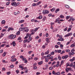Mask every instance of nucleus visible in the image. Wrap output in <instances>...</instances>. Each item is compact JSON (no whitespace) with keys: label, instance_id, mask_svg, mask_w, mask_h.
I'll return each instance as SVG.
<instances>
[{"label":"nucleus","instance_id":"obj_9","mask_svg":"<svg viewBox=\"0 0 75 75\" xmlns=\"http://www.w3.org/2000/svg\"><path fill=\"white\" fill-rule=\"evenodd\" d=\"M17 60V59H16L13 58L11 60V62H15Z\"/></svg>","mask_w":75,"mask_h":75},{"label":"nucleus","instance_id":"obj_1","mask_svg":"<svg viewBox=\"0 0 75 75\" xmlns=\"http://www.w3.org/2000/svg\"><path fill=\"white\" fill-rule=\"evenodd\" d=\"M60 19V18H57L56 19V21H54V23H57L58 24H61V22L60 21H59Z\"/></svg>","mask_w":75,"mask_h":75},{"label":"nucleus","instance_id":"obj_30","mask_svg":"<svg viewBox=\"0 0 75 75\" xmlns=\"http://www.w3.org/2000/svg\"><path fill=\"white\" fill-rule=\"evenodd\" d=\"M33 68L34 69H36L37 68V66H34L33 67Z\"/></svg>","mask_w":75,"mask_h":75},{"label":"nucleus","instance_id":"obj_44","mask_svg":"<svg viewBox=\"0 0 75 75\" xmlns=\"http://www.w3.org/2000/svg\"><path fill=\"white\" fill-rule=\"evenodd\" d=\"M21 40V37H19L17 39V40L18 41H19V40Z\"/></svg>","mask_w":75,"mask_h":75},{"label":"nucleus","instance_id":"obj_42","mask_svg":"<svg viewBox=\"0 0 75 75\" xmlns=\"http://www.w3.org/2000/svg\"><path fill=\"white\" fill-rule=\"evenodd\" d=\"M67 28H68V27H66L64 29V31H66L67 30Z\"/></svg>","mask_w":75,"mask_h":75},{"label":"nucleus","instance_id":"obj_49","mask_svg":"<svg viewBox=\"0 0 75 75\" xmlns=\"http://www.w3.org/2000/svg\"><path fill=\"white\" fill-rule=\"evenodd\" d=\"M70 43H71V42L69 41L67 43L66 45H69V44H70Z\"/></svg>","mask_w":75,"mask_h":75},{"label":"nucleus","instance_id":"obj_14","mask_svg":"<svg viewBox=\"0 0 75 75\" xmlns=\"http://www.w3.org/2000/svg\"><path fill=\"white\" fill-rule=\"evenodd\" d=\"M70 47H75V42H74L73 44H72L71 45Z\"/></svg>","mask_w":75,"mask_h":75},{"label":"nucleus","instance_id":"obj_24","mask_svg":"<svg viewBox=\"0 0 75 75\" xmlns=\"http://www.w3.org/2000/svg\"><path fill=\"white\" fill-rule=\"evenodd\" d=\"M60 18H64V16L61 15L59 16Z\"/></svg>","mask_w":75,"mask_h":75},{"label":"nucleus","instance_id":"obj_37","mask_svg":"<svg viewBox=\"0 0 75 75\" xmlns=\"http://www.w3.org/2000/svg\"><path fill=\"white\" fill-rule=\"evenodd\" d=\"M46 45H43L42 47V48H43V49H44V48H45V47H46Z\"/></svg>","mask_w":75,"mask_h":75},{"label":"nucleus","instance_id":"obj_56","mask_svg":"<svg viewBox=\"0 0 75 75\" xmlns=\"http://www.w3.org/2000/svg\"><path fill=\"white\" fill-rule=\"evenodd\" d=\"M33 57H29L28 60V61H30V59H32Z\"/></svg>","mask_w":75,"mask_h":75},{"label":"nucleus","instance_id":"obj_8","mask_svg":"<svg viewBox=\"0 0 75 75\" xmlns=\"http://www.w3.org/2000/svg\"><path fill=\"white\" fill-rule=\"evenodd\" d=\"M61 64H59V67H61L62 65L64 63V60H62L60 62Z\"/></svg>","mask_w":75,"mask_h":75},{"label":"nucleus","instance_id":"obj_25","mask_svg":"<svg viewBox=\"0 0 75 75\" xmlns=\"http://www.w3.org/2000/svg\"><path fill=\"white\" fill-rule=\"evenodd\" d=\"M49 59V58H45V62H48Z\"/></svg>","mask_w":75,"mask_h":75},{"label":"nucleus","instance_id":"obj_23","mask_svg":"<svg viewBox=\"0 0 75 75\" xmlns=\"http://www.w3.org/2000/svg\"><path fill=\"white\" fill-rule=\"evenodd\" d=\"M15 4H16V2H13L11 3L12 6H15Z\"/></svg>","mask_w":75,"mask_h":75},{"label":"nucleus","instance_id":"obj_20","mask_svg":"<svg viewBox=\"0 0 75 75\" xmlns=\"http://www.w3.org/2000/svg\"><path fill=\"white\" fill-rule=\"evenodd\" d=\"M6 52L3 53L2 54V57H5V56H6Z\"/></svg>","mask_w":75,"mask_h":75},{"label":"nucleus","instance_id":"obj_54","mask_svg":"<svg viewBox=\"0 0 75 75\" xmlns=\"http://www.w3.org/2000/svg\"><path fill=\"white\" fill-rule=\"evenodd\" d=\"M71 28H69L68 30H67V31L68 32L70 31V30H71Z\"/></svg>","mask_w":75,"mask_h":75},{"label":"nucleus","instance_id":"obj_16","mask_svg":"<svg viewBox=\"0 0 75 75\" xmlns=\"http://www.w3.org/2000/svg\"><path fill=\"white\" fill-rule=\"evenodd\" d=\"M16 38V35H13V37L11 38V39H12V40L14 39V38Z\"/></svg>","mask_w":75,"mask_h":75},{"label":"nucleus","instance_id":"obj_63","mask_svg":"<svg viewBox=\"0 0 75 75\" xmlns=\"http://www.w3.org/2000/svg\"><path fill=\"white\" fill-rule=\"evenodd\" d=\"M55 47H56V48H59V46L58 45H56L55 46Z\"/></svg>","mask_w":75,"mask_h":75},{"label":"nucleus","instance_id":"obj_7","mask_svg":"<svg viewBox=\"0 0 75 75\" xmlns=\"http://www.w3.org/2000/svg\"><path fill=\"white\" fill-rule=\"evenodd\" d=\"M13 30H14V28H9L7 31L9 32L10 31H13Z\"/></svg>","mask_w":75,"mask_h":75},{"label":"nucleus","instance_id":"obj_64","mask_svg":"<svg viewBox=\"0 0 75 75\" xmlns=\"http://www.w3.org/2000/svg\"><path fill=\"white\" fill-rule=\"evenodd\" d=\"M60 41H64V39L63 38H60Z\"/></svg>","mask_w":75,"mask_h":75},{"label":"nucleus","instance_id":"obj_36","mask_svg":"<svg viewBox=\"0 0 75 75\" xmlns=\"http://www.w3.org/2000/svg\"><path fill=\"white\" fill-rule=\"evenodd\" d=\"M52 74L53 75H56V72H55V71H53L52 72Z\"/></svg>","mask_w":75,"mask_h":75},{"label":"nucleus","instance_id":"obj_51","mask_svg":"<svg viewBox=\"0 0 75 75\" xmlns=\"http://www.w3.org/2000/svg\"><path fill=\"white\" fill-rule=\"evenodd\" d=\"M2 62L3 63H6V62H6V61H5V60H3L2 61Z\"/></svg>","mask_w":75,"mask_h":75},{"label":"nucleus","instance_id":"obj_18","mask_svg":"<svg viewBox=\"0 0 75 75\" xmlns=\"http://www.w3.org/2000/svg\"><path fill=\"white\" fill-rule=\"evenodd\" d=\"M1 23L2 24H5V23H6V21H5V20L2 21Z\"/></svg>","mask_w":75,"mask_h":75},{"label":"nucleus","instance_id":"obj_28","mask_svg":"<svg viewBox=\"0 0 75 75\" xmlns=\"http://www.w3.org/2000/svg\"><path fill=\"white\" fill-rule=\"evenodd\" d=\"M37 4H35V3H33V4H32V6H35H35H37Z\"/></svg>","mask_w":75,"mask_h":75},{"label":"nucleus","instance_id":"obj_47","mask_svg":"<svg viewBox=\"0 0 75 75\" xmlns=\"http://www.w3.org/2000/svg\"><path fill=\"white\" fill-rule=\"evenodd\" d=\"M36 74V75H40L41 74V73L40 72H37Z\"/></svg>","mask_w":75,"mask_h":75},{"label":"nucleus","instance_id":"obj_26","mask_svg":"<svg viewBox=\"0 0 75 75\" xmlns=\"http://www.w3.org/2000/svg\"><path fill=\"white\" fill-rule=\"evenodd\" d=\"M45 20H46V17L45 16L43 17V18L42 19V21H45Z\"/></svg>","mask_w":75,"mask_h":75},{"label":"nucleus","instance_id":"obj_41","mask_svg":"<svg viewBox=\"0 0 75 75\" xmlns=\"http://www.w3.org/2000/svg\"><path fill=\"white\" fill-rule=\"evenodd\" d=\"M16 72L17 73V74H19V73H20V71H19L18 70H16Z\"/></svg>","mask_w":75,"mask_h":75},{"label":"nucleus","instance_id":"obj_32","mask_svg":"<svg viewBox=\"0 0 75 75\" xmlns=\"http://www.w3.org/2000/svg\"><path fill=\"white\" fill-rule=\"evenodd\" d=\"M65 7H66V8H69V6L67 5H66L65 6Z\"/></svg>","mask_w":75,"mask_h":75},{"label":"nucleus","instance_id":"obj_48","mask_svg":"<svg viewBox=\"0 0 75 75\" xmlns=\"http://www.w3.org/2000/svg\"><path fill=\"white\" fill-rule=\"evenodd\" d=\"M61 52V50H57V52H58V53H60Z\"/></svg>","mask_w":75,"mask_h":75},{"label":"nucleus","instance_id":"obj_31","mask_svg":"<svg viewBox=\"0 0 75 75\" xmlns=\"http://www.w3.org/2000/svg\"><path fill=\"white\" fill-rule=\"evenodd\" d=\"M71 17L69 16H67L66 17V20H68Z\"/></svg>","mask_w":75,"mask_h":75},{"label":"nucleus","instance_id":"obj_6","mask_svg":"<svg viewBox=\"0 0 75 75\" xmlns=\"http://www.w3.org/2000/svg\"><path fill=\"white\" fill-rule=\"evenodd\" d=\"M30 41L28 40V39H26L25 40H24L23 41V42L24 43H25L26 42L29 43L30 42Z\"/></svg>","mask_w":75,"mask_h":75},{"label":"nucleus","instance_id":"obj_53","mask_svg":"<svg viewBox=\"0 0 75 75\" xmlns=\"http://www.w3.org/2000/svg\"><path fill=\"white\" fill-rule=\"evenodd\" d=\"M28 70L26 69L25 71L24 72L25 73H27V72H28Z\"/></svg>","mask_w":75,"mask_h":75},{"label":"nucleus","instance_id":"obj_29","mask_svg":"<svg viewBox=\"0 0 75 75\" xmlns=\"http://www.w3.org/2000/svg\"><path fill=\"white\" fill-rule=\"evenodd\" d=\"M13 36V34H11L8 36V37H9L10 38H12Z\"/></svg>","mask_w":75,"mask_h":75},{"label":"nucleus","instance_id":"obj_27","mask_svg":"<svg viewBox=\"0 0 75 75\" xmlns=\"http://www.w3.org/2000/svg\"><path fill=\"white\" fill-rule=\"evenodd\" d=\"M73 19V17H71L70 18V19L69 20H68V21L69 22H70L71 20H72V19Z\"/></svg>","mask_w":75,"mask_h":75},{"label":"nucleus","instance_id":"obj_46","mask_svg":"<svg viewBox=\"0 0 75 75\" xmlns=\"http://www.w3.org/2000/svg\"><path fill=\"white\" fill-rule=\"evenodd\" d=\"M51 55H54V51L52 52H51Z\"/></svg>","mask_w":75,"mask_h":75},{"label":"nucleus","instance_id":"obj_50","mask_svg":"<svg viewBox=\"0 0 75 75\" xmlns=\"http://www.w3.org/2000/svg\"><path fill=\"white\" fill-rule=\"evenodd\" d=\"M75 49H72L71 50V52H75Z\"/></svg>","mask_w":75,"mask_h":75},{"label":"nucleus","instance_id":"obj_35","mask_svg":"<svg viewBox=\"0 0 75 75\" xmlns=\"http://www.w3.org/2000/svg\"><path fill=\"white\" fill-rule=\"evenodd\" d=\"M23 21H24V20H21V21H19V23L20 24V23H23Z\"/></svg>","mask_w":75,"mask_h":75},{"label":"nucleus","instance_id":"obj_58","mask_svg":"<svg viewBox=\"0 0 75 75\" xmlns=\"http://www.w3.org/2000/svg\"><path fill=\"white\" fill-rule=\"evenodd\" d=\"M60 47H61V48H62V47H64V45H63L62 44H61L60 45Z\"/></svg>","mask_w":75,"mask_h":75},{"label":"nucleus","instance_id":"obj_62","mask_svg":"<svg viewBox=\"0 0 75 75\" xmlns=\"http://www.w3.org/2000/svg\"><path fill=\"white\" fill-rule=\"evenodd\" d=\"M55 63H56V62H54L53 63H52V65H54V64H55Z\"/></svg>","mask_w":75,"mask_h":75},{"label":"nucleus","instance_id":"obj_34","mask_svg":"<svg viewBox=\"0 0 75 75\" xmlns=\"http://www.w3.org/2000/svg\"><path fill=\"white\" fill-rule=\"evenodd\" d=\"M41 3V1H39L38 2V3H36V5L37 6H38Z\"/></svg>","mask_w":75,"mask_h":75},{"label":"nucleus","instance_id":"obj_11","mask_svg":"<svg viewBox=\"0 0 75 75\" xmlns=\"http://www.w3.org/2000/svg\"><path fill=\"white\" fill-rule=\"evenodd\" d=\"M74 54H75V53H74V52H70L69 53H68V54L69 55H74Z\"/></svg>","mask_w":75,"mask_h":75},{"label":"nucleus","instance_id":"obj_17","mask_svg":"<svg viewBox=\"0 0 75 75\" xmlns=\"http://www.w3.org/2000/svg\"><path fill=\"white\" fill-rule=\"evenodd\" d=\"M54 10H55V8H53L50 9V11L52 12L54 11Z\"/></svg>","mask_w":75,"mask_h":75},{"label":"nucleus","instance_id":"obj_39","mask_svg":"<svg viewBox=\"0 0 75 75\" xmlns=\"http://www.w3.org/2000/svg\"><path fill=\"white\" fill-rule=\"evenodd\" d=\"M70 51V50H69L67 49L66 50V52H69Z\"/></svg>","mask_w":75,"mask_h":75},{"label":"nucleus","instance_id":"obj_33","mask_svg":"<svg viewBox=\"0 0 75 75\" xmlns=\"http://www.w3.org/2000/svg\"><path fill=\"white\" fill-rule=\"evenodd\" d=\"M61 74H60V72H57L56 73L55 75H60Z\"/></svg>","mask_w":75,"mask_h":75},{"label":"nucleus","instance_id":"obj_21","mask_svg":"<svg viewBox=\"0 0 75 75\" xmlns=\"http://www.w3.org/2000/svg\"><path fill=\"white\" fill-rule=\"evenodd\" d=\"M7 30L3 29L1 31V33H3V32H6V31Z\"/></svg>","mask_w":75,"mask_h":75},{"label":"nucleus","instance_id":"obj_43","mask_svg":"<svg viewBox=\"0 0 75 75\" xmlns=\"http://www.w3.org/2000/svg\"><path fill=\"white\" fill-rule=\"evenodd\" d=\"M38 58H37V57H35V58H34V61H37L38 60Z\"/></svg>","mask_w":75,"mask_h":75},{"label":"nucleus","instance_id":"obj_15","mask_svg":"<svg viewBox=\"0 0 75 75\" xmlns=\"http://www.w3.org/2000/svg\"><path fill=\"white\" fill-rule=\"evenodd\" d=\"M12 44H13V47H15L16 44V43H15V41H13L12 42Z\"/></svg>","mask_w":75,"mask_h":75},{"label":"nucleus","instance_id":"obj_40","mask_svg":"<svg viewBox=\"0 0 75 75\" xmlns=\"http://www.w3.org/2000/svg\"><path fill=\"white\" fill-rule=\"evenodd\" d=\"M11 74V71H8L6 73L7 75H10Z\"/></svg>","mask_w":75,"mask_h":75},{"label":"nucleus","instance_id":"obj_38","mask_svg":"<svg viewBox=\"0 0 75 75\" xmlns=\"http://www.w3.org/2000/svg\"><path fill=\"white\" fill-rule=\"evenodd\" d=\"M64 56V59H67L68 57V55H66Z\"/></svg>","mask_w":75,"mask_h":75},{"label":"nucleus","instance_id":"obj_10","mask_svg":"<svg viewBox=\"0 0 75 75\" xmlns=\"http://www.w3.org/2000/svg\"><path fill=\"white\" fill-rule=\"evenodd\" d=\"M42 18V16L41 15L40 16L36 18V19H41Z\"/></svg>","mask_w":75,"mask_h":75},{"label":"nucleus","instance_id":"obj_5","mask_svg":"<svg viewBox=\"0 0 75 75\" xmlns=\"http://www.w3.org/2000/svg\"><path fill=\"white\" fill-rule=\"evenodd\" d=\"M19 57L20 58L22 59V61H25V57H24L23 56L21 55Z\"/></svg>","mask_w":75,"mask_h":75},{"label":"nucleus","instance_id":"obj_3","mask_svg":"<svg viewBox=\"0 0 75 75\" xmlns=\"http://www.w3.org/2000/svg\"><path fill=\"white\" fill-rule=\"evenodd\" d=\"M72 35V33H69L68 34H67V35H65V36H64V37H69V36Z\"/></svg>","mask_w":75,"mask_h":75},{"label":"nucleus","instance_id":"obj_59","mask_svg":"<svg viewBox=\"0 0 75 75\" xmlns=\"http://www.w3.org/2000/svg\"><path fill=\"white\" fill-rule=\"evenodd\" d=\"M38 28H36L35 29V32L37 30H38Z\"/></svg>","mask_w":75,"mask_h":75},{"label":"nucleus","instance_id":"obj_60","mask_svg":"<svg viewBox=\"0 0 75 75\" xmlns=\"http://www.w3.org/2000/svg\"><path fill=\"white\" fill-rule=\"evenodd\" d=\"M3 52V50H0V54H1Z\"/></svg>","mask_w":75,"mask_h":75},{"label":"nucleus","instance_id":"obj_22","mask_svg":"<svg viewBox=\"0 0 75 75\" xmlns=\"http://www.w3.org/2000/svg\"><path fill=\"white\" fill-rule=\"evenodd\" d=\"M43 63V61H41L38 63V64L39 65H41V64H42Z\"/></svg>","mask_w":75,"mask_h":75},{"label":"nucleus","instance_id":"obj_57","mask_svg":"<svg viewBox=\"0 0 75 75\" xmlns=\"http://www.w3.org/2000/svg\"><path fill=\"white\" fill-rule=\"evenodd\" d=\"M49 69L50 70H52V69H53V67H50L49 68Z\"/></svg>","mask_w":75,"mask_h":75},{"label":"nucleus","instance_id":"obj_52","mask_svg":"<svg viewBox=\"0 0 75 75\" xmlns=\"http://www.w3.org/2000/svg\"><path fill=\"white\" fill-rule=\"evenodd\" d=\"M9 4H10V2H8L6 3V6H8Z\"/></svg>","mask_w":75,"mask_h":75},{"label":"nucleus","instance_id":"obj_61","mask_svg":"<svg viewBox=\"0 0 75 75\" xmlns=\"http://www.w3.org/2000/svg\"><path fill=\"white\" fill-rule=\"evenodd\" d=\"M74 65H73V67H74V68H75V62H74L73 63Z\"/></svg>","mask_w":75,"mask_h":75},{"label":"nucleus","instance_id":"obj_4","mask_svg":"<svg viewBox=\"0 0 75 75\" xmlns=\"http://www.w3.org/2000/svg\"><path fill=\"white\" fill-rule=\"evenodd\" d=\"M25 28H28V27H21L19 28V30L20 31H23V30H24V29H25Z\"/></svg>","mask_w":75,"mask_h":75},{"label":"nucleus","instance_id":"obj_12","mask_svg":"<svg viewBox=\"0 0 75 75\" xmlns=\"http://www.w3.org/2000/svg\"><path fill=\"white\" fill-rule=\"evenodd\" d=\"M46 41L47 42V43H49L50 41L49 40V38H46Z\"/></svg>","mask_w":75,"mask_h":75},{"label":"nucleus","instance_id":"obj_45","mask_svg":"<svg viewBox=\"0 0 75 75\" xmlns=\"http://www.w3.org/2000/svg\"><path fill=\"white\" fill-rule=\"evenodd\" d=\"M28 31H29V29H27L26 30H24V31H25V32H26V33H27V32H28Z\"/></svg>","mask_w":75,"mask_h":75},{"label":"nucleus","instance_id":"obj_13","mask_svg":"<svg viewBox=\"0 0 75 75\" xmlns=\"http://www.w3.org/2000/svg\"><path fill=\"white\" fill-rule=\"evenodd\" d=\"M19 4H20V3L18 2L16 3V4H15V6H14L15 7H17L19 5Z\"/></svg>","mask_w":75,"mask_h":75},{"label":"nucleus","instance_id":"obj_19","mask_svg":"<svg viewBox=\"0 0 75 75\" xmlns=\"http://www.w3.org/2000/svg\"><path fill=\"white\" fill-rule=\"evenodd\" d=\"M16 34L17 35H20V31H18L16 33Z\"/></svg>","mask_w":75,"mask_h":75},{"label":"nucleus","instance_id":"obj_55","mask_svg":"<svg viewBox=\"0 0 75 75\" xmlns=\"http://www.w3.org/2000/svg\"><path fill=\"white\" fill-rule=\"evenodd\" d=\"M54 58V57L53 56H51V57H50L49 58V59H52Z\"/></svg>","mask_w":75,"mask_h":75},{"label":"nucleus","instance_id":"obj_2","mask_svg":"<svg viewBox=\"0 0 75 75\" xmlns=\"http://www.w3.org/2000/svg\"><path fill=\"white\" fill-rule=\"evenodd\" d=\"M43 14H48L49 13V11L47 10H44L42 12Z\"/></svg>","mask_w":75,"mask_h":75}]
</instances>
